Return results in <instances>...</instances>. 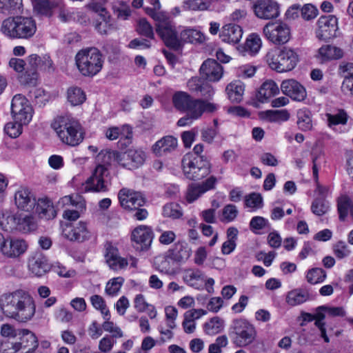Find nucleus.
<instances>
[{
  "instance_id": "1",
  "label": "nucleus",
  "mask_w": 353,
  "mask_h": 353,
  "mask_svg": "<svg viewBox=\"0 0 353 353\" xmlns=\"http://www.w3.org/2000/svg\"><path fill=\"white\" fill-rule=\"evenodd\" d=\"M0 310L8 318L26 323L34 316L36 303L28 291L18 289L0 296Z\"/></svg>"
},
{
  "instance_id": "2",
  "label": "nucleus",
  "mask_w": 353,
  "mask_h": 353,
  "mask_svg": "<svg viewBox=\"0 0 353 353\" xmlns=\"http://www.w3.org/2000/svg\"><path fill=\"white\" fill-rule=\"evenodd\" d=\"M52 128L60 141L67 145L75 147L83 142L84 130L79 121L70 115L58 116L54 119Z\"/></svg>"
},
{
  "instance_id": "3",
  "label": "nucleus",
  "mask_w": 353,
  "mask_h": 353,
  "mask_svg": "<svg viewBox=\"0 0 353 353\" xmlns=\"http://www.w3.org/2000/svg\"><path fill=\"white\" fill-rule=\"evenodd\" d=\"M1 30L10 39H29L36 32L37 26L31 17L17 16L3 20Z\"/></svg>"
},
{
  "instance_id": "4",
  "label": "nucleus",
  "mask_w": 353,
  "mask_h": 353,
  "mask_svg": "<svg viewBox=\"0 0 353 353\" xmlns=\"http://www.w3.org/2000/svg\"><path fill=\"white\" fill-rule=\"evenodd\" d=\"M181 163L184 175L191 180H200L210 172V163L203 159V156L187 153L183 156Z\"/></svg>"
},
{
  "instance_id": "5",
  "label": "nucleus",
  "mask_w": 353,
  "mask_h": 353,
  "mask_svg": "<svg viewBox=\"0 0 353 353\" xmlns=\"http://www.w3.org/2000/svg\"><path fill=\"white\" fill-rule=\"evenodd\" d=\"M103 257L105 263L110 270L114 272L124 271L129 265L132 268H137V259L132 256L129 257L122 256L118 248L110 242L105 244Z\"/></svg>"
},
{
  "instance_id": "6",
  "label": "nucleus",
  "mask_w": 353,
  "mask_h": 353,
  "mask_svg": "<svg viewBox=\"0 0 353 353\" xmlns=\"http://www.w3.org/2000/svg\"><path fill=\"white\" fill-rule=\"evenodd\" d=\"M219 108V105L214 102L193 99L185 112L186 114L178 120L177 125L180 127L190 125L199 119L204 112L213 113Z\"/></svg>"
},
{
  "instance_id": "7",
  "label": "nucleus",
  "mask_w": 353,
  "mask_h": 353,
  "mask_svg": "<svg viewBox=\"0 0 353 353\" xmlns=\"http://www.w3.org/2000/svg\"><path fill=\"white\" fill-rule=\"evenodd\" d=\"M233 343L239 347L248 346L253 343L257 336L255 326L245 319H237L233 321Z\"/></svg>"
},
{
  "instance_id": "8",
  "label": "nucleus",
  "mask_w": 353,
  "mask_h": 353,
  "mask_svg": "<svg viewBox=\"0 0 353 353\" xmlns=\"http://www.w3.org/2000/svg\"><path fill=\"white\" fill-rule=\"evenodd\" d=\"M33 108L29 101L21 94L14 96L11 103V114L13 120L28 125L32 119Z\"/></svg>"
},
{
  "instance_id": "9",
  "label": "nucleus",
  "mask_w": 353,
  "mask_h": 353,
  "mask_svg": "<svg viewBox=\"0 0 353 353\" xmlns=\"http://www.w3.org/2000/svg\"><path fill=\"white\" fill-rule=\"evenodd\" d=\"M156 31L157 34L164 41L165 44L172 49H180V41L177 35V32L172 21L168 15L156 24Z\"/></svg>"
},
{
  "instance_id": "10",
  "label": "nucleus",
  "mask_w": 353,
  "mask_h": 353,
  "mask_svg": "<svg viewBox=\"0 0 353 353\" xmlns=\"http://www.w3.org/2000/svg\"><path fill=\"white\" fill-rule=\"evenodd\" d=\"M265 37L275 44H284L290 37L289 26L282 22L268 23L263 28Z\"/></svg>"
},
{
  "instance_id": "11",
  "label": "nucleus",
  "mask_w": 353,
  "mask_h": 353,
  "mask_svg": "<svg viewBox=\"0 0 353 353\" xmlns=\"http://www.w3.org/2000/svg\"><path fill=\"white\" fill-rule=\"evenodd\" d=\"M153 232L150 227L140 225L134 228L130 234L132 246L139 251L148 250L152 242Z\"/></svg>"
},
{
  "instance_id": "12",
  "label": "nucleus",
  "mask_w": 353,
  "mask_h": 353,
  "mask_svg": "<svg viewBox=\"0 0 353 353\" xmlns=\"http://www.w3.org/2000/svg\"><path fill=\"white\" fill-rule=\"evenodd\" d=\"M28 248V242L21 238L4 237V243H2L0 253L8 259H18L24 254Z\"/></svg>"
},
{
  "instance_id": "13",
  "label": "nucleus",
  "mask_w": 353,
  "mask_h": 353,
  "mask_svg": "<svg viewBox=\"0 0 353 353\" xmlns=\"http://www.w3.org/2000/svg\"><path fill=\"white\" fill-rule=\"evenodd\" d=\"M316 37L323 41H328L336 37L338 30V19L334 15L321 16L316 22Z\"/></svg>"
},
{
  "instance_id": "14",
  "label": "nucleus",
  "mask_w": 353,
  "mask_h": 353,
  "mask_svg": "<svg viewBox=\"0 0 353 353\" xmlns=\"http://www.w3.org/2000/svg\"><path fill=\"white\" fill-rule=\"evenodd\" d=\"M252 10L259 19L263 20L274 19L280 14L279 5L274 0H256Z\"/></svg>"
},
{
  "instance_id": "15",
  "label": "nucleus",
  "mask_w": 353,
  "mask_h": 353,
  "mask_svg": "<svg viewBox=\"0 0 353 353\" xmlns=\"http://www.w3.org/2000/svg\"><path fill=\"white\" fill-rule=\"evenodd\" d=\"M62 234L68 240L77 242H83L91 236L87 223L81 221L74 224H65L63 227Z\"/></svg>"
},
{
  "instance_id": "16",
  "label": "nucleus",
  "mask_w": 353,
  "mask_h": 353,
  "mask_svg": "<svg viewBox=\"0 0 353 353\" xmlns=\"http://www.w3.org/2000/svg\"><path fill=\"white\" fill-rule=\"evenodd\" d=\"M118 199L121 206L128 211L135 210L145 203V198L141 192L128 188L120 190Z\"/></svg>"
},
{
  "instance_id": "17",
  "label": "nucleus",
  "mask_w": 353,
  "mask_h": 353,
  "mask_svg": "<svg viewBox=\"0 0 353 353\" xmlns=\"http://www.w3.org/2000/svg\"><path fill=\"white\" fill-rule=\"evenodd\" d=\"M75 62L77 66H102L103 58L97 48H86L77 52Z\"/></svg>"
},
{
  "instance_id": "18",
  "label": "nucleus",
  "mask_w": 353,
  "mask_h": 353,
  "mask_svg": "<svg viewBox=\"0 0 353 353\" xmlns=\"http://www.w3.org/2000/svg\"><path fill=\"white\" fill-rule=\"evenodd\" d=\"M146 159V153L140 148H132L119 156V164L129 170L139 168Z\"/></svg>"
},
{
  "instance_id": "19",
  "label": "nucleus",
  "mask_w": 353,
  "mask_h": 353,
  "mask_svg": "<svg viewBox=\"0 0 353 353\" xmlns=\"http://www.w3.org/2000/svg\"><path fill=\"white\" fill-rule=\"evenodd\" d=\"M108 168L104 165L98 164L92 175L87 179L85 184V191L103 192L106 190L105 177L108 176Z\"/></svg>"
},
{
  "instance_id": "20",
  "label": "nucleus",
  "mask_w": 353,
  "mask_h": 353,
  "mask_svg": "<svg viewBox=\"0 0 353 353\" xmlns=\"http://www.w3.org/2000/svg\"><path fill=\"white\" fill-rule=\"evenodd\" d=\"M14 205L19 210L31 212L35 207L36 199L31 191L26 187L19 188L14 194Z\"/></svg>"
},
{
  "instance_id": "21",
  "label": "nucleus",
  "mask_w": 353,
  "mask_h": 353,
  "mask_svg": "<svg viewBox=\"0 0 353 353\" xmlns=\"http://www.w3.org/2000/svg\"><path fill=\"white\" fill-rule=\"evenodd\" d=\"M216 183V177L212 176L202 183L190 185L185 194L187 202L189 203H193L207 191L213 189Z\"/></svg>"
},
{
  "instance_id": "22",
  "label": "nucleus",
  "mask_w": 353,
  "mask_h": 353,
  "mask_svg": "<svg viewBox=\"0 0 353 353\" xmlns=\"http://www.w3.org/2000/svg\"><path fill=\"white\" fill-rule=\"evenodd\" d=\"M283 93L293 101H303L307 97L305 88L298 81L294 79L283 81L281 85Z\"/></svg>"
},
{
  "instance_id": "23",
  "label": "nucleus",
  "mask_w": 353,
  "mask_h": 353,
  "mask_svg": "<svg viewBox=\"0 0 353 353\" xmlns=\"http://www.w3.org/2000/svg\"><path fill=\"white\" fill-rule=\"evenodd\" d=\"M18 341H15L19 348L23 353H31L38 347L39 343L36 335L29 330L20 329Z\"/></svg>"
},
{
  "instance_id": "24",
  "label": "nucleus",
  "mask_w": 353,
  "mask_h": 353,
  "mask_svg": "<svg viewBox=\"0 0 353 353\" xmlns=\"http://www.w3.org/2000/svg\"><path fill=\"white\" fill-rule=\"evenodd\" d=\"M35 213L37 216L45 220H51L57 215V210L52 200L47 197L39 199L36 201Z\"/></svg>"
},
{
  "instance_id": "25",
  "label": "nucleus",
  "mask_w": 353,
  "mask_h": 353,
  "mask_svg": "<svg viewBox=\"0 0 353 353\" xmlns=\"http://www.w3.org/2000/svg\"><path fill=\"white\" fill-rule=\"evenodd\" d=\"M28 270L36 276H41L50 270L47 258L41 253H36L28 261Z\"/></svg>"
},
{
  "instance_id": "26",
  "label": "nucleus",
  "mask_w": 353,
  "mask_h": 353,
  "mask_svg": "<svg viewBox=\"0 0 353 353\" xmlns=\"http://www.w3.org/2000/svg\"><path fill=\"white\" fill-rule=\"evenodd\" d=\"M178 145L177 139L172 136H165L155 142L152 147L153 153L159 157L174 151Z\"/></svg>"
},
{
  "instance_id": "27",
  "label": "nucleus",
  "mask_w": 353,
  "mask_h": 353,
  "mask_svg": "<svg viewBox=\"0 0 353 353\" xmlns=\"http://www.w3.org/2000/svg\"><path fill=\"white\" fill-rule=\"evenodd\" d=\"M242 35L243 30L239 25L229 23L222 28L219 37L225 43L235 44L239 42Z\"/></svg>"
},
{
  "instance_id": "28",
  "label": "nucleus",
  "mask_w": 353,
  "mask_h": 353,
  "mask_svg": "<svg viewBox=\"0 0 353 353\" xmlns=\"http://www.w3.org/2000/svg\"><path fill=\"white\" fill-rule=\"evenodd\" d=\"M154 263L159 272L166 274L175 273L179 264L168 251L163 256L157 257Z\"/></svg>"
},
{
  "instance_id": "29",
  "label": "nucleus",
  "mask_w": 353,
  "mask_h": 353,
  "mask_svg": "<svg viewBox=\"0 0 353 353\" xmlns=\"http://www.w3.org/2000/svg\"><path fill=\"white\" fill-rule=\"evenodd\" d=\"M17 78L20 83L35 85L38 80L36 68H14Z\"/></svg>"
},
{
  "instance_id": "30",
  "label": "nucleus",
  "mask_w": 353,
  "mask_h": 353,
  "mask_svg": "<svg viewBox=\"0 0 353 353\" xmlns=\"http://www.w3.org/2000/svg\"><path fill=\"white\" fill-rule=\"evenodd\" d=\"M183 281L188 285L201 290L203 282V273L198 269H187L183 272Z\"/></svg>"
},
{
  "instance_id": "31",
  "label": "nucleus",
  "mask_w": 353,
  "mask_h": 353,
  "mask_svg": "<svg viewBox=\"0 0 353 353\" xmlns=\"http://www.w3.org/2000/svg\"><path fill=\"white\" fill-rule=\"evenodd\" d=\"M104 134L110 141L116 140L119 137L129 140L132 137V130L128 125H123L121 127L112 126L104 130Z\"/></svg>"
},
{
  "instance_id": "32",
  "label": "nucleus",
  "mask_w": 353,
  "mask_h": 353,
  "mask_svg": "<svg viewBox=\"0 0 353 353\" xmlns=\"http://www.w3.org/2000/svg\"><path fill=\"white\" fill-rule=\"evenodd\" d=\"M206 314V311L203 309H194L187 311L184 314L183 322L184 331L188 334L194 332L196 329L195 320L199 319Z\"/></svg>"
},
{
  "instance_id": "33",
  "label": "nucleus",
  "mask_w": 353,
  "mask_h": 353,
  "mask_svg": "<svg viewBox=\"0 0 353 353\" xmlns=\"http://www.w3.org/2000/svg\"><path fill=\"white\" fill-rule=\"evenodd\" d=\"M19 213H14L10 210H2L0 212V227L7 232L16 230Z\"/></svg>"
},
{
  "instance_id": "34",
  "label": "nucleus",
  "mask_w": 353,
  "mask_h": 353,
  "mask_svg": "<svg viewBox=\"0 0 353 353\" xmlns=\"http://www.w3.org/2000/svg\"><path fill=\"white\" fill-rule=\"evenodd\" d=\"M37 223L32 214H23L19 213L17 227L16 230L22 233H30L36 230Z\"/></svg>"
},
{
  "instance_id": "35",
  "label": "nucleus",
  "mask_w": 353,
  "mask_h": 353,
  "mask_svg": "<svg viewBox=\"0 0 353 353\" xmlns=\"http://www.w3.org/2000/svg\"><path fill=\"white\" fill-rule=\"evenodd\" d=\"M285 48H275L270 50L265 57V62L269 66H281L285 64Z\"/></svg>"
},
{
  "instance_id": "36",
  "label": "nucleus",
  "mask_w": 353,
  "mask_h": 353,
  "mask_svg": "<svg viewBox=\"0 0 353 353\" xmlns=\"http://www.w3.org/2000/svg\"><path fill=\"white\" fill-rule=\"evenodd\" d=\"M262 46V41L259 34L252 33L247 38L243 46H239L241 52L254 55L259 52Z\"/></svg>"
},
{
  "instance_id": "37",
  "label": "nucleus",
  "mask_w": 353,
  "mask_h": 353,
  "mask_svg": "<svg viewBox=\"0 0 353 353\" xmlns=\"http://www.w3.org/2000/svg\"><path fill=\"white\" fill-rule=\"evenodd\" d=\"M260 118L269 122H283L290 119V113L285 109L268 110L259 113Z\"/></svg>"
},
{
  "instance_id": "38",
  "label": "nucleus",
  "mask_w": 353,
  "mask_h": 353,
  "mask_svg": "<svg viewBox=\"0 0 353 353\" xmlns=\"http://www.w3.org/2000/svg\"><path fill=\"white\" fill-rule=\"evenodd\" d=\"M180 47L183 43H203L205 41V35L194 29H185L180 33Z\"/></svg>"
},
{
  "instance_id": "39",
  "label": "nucleus",
  "mask_w": 353,
  "mask_h": 353,
  "mask_svg": "<svg viewBox=\"0 0 353 353\" xmlns=\"http://www.w3.org/2000/svg\"><path fill=\"white\" fill-rule=\"evenodd\" d=\"M279 93V88L276 83L272 80H269L265 81L261 86L258 93V98L260 101L263 103Z\"/></svg>"
},
{
  "instance_id": "40",
  "label": "nucleus",
  "mask_w": 353,
  "mask_h": 353,
  "mask_svg": "<svg viewBox=\"0 0 353 353\" xmlns=\"http://www.w3.org/2000/svg\"><path fill=\"white\" fill-rule=\"evenodd\" d=\"M226 93L232 102L239 103L243 99L245 86L240 81H234L226 87Z\"/></svg>"
},
{
  "instance_id": "41",
  "label": "nucleus",
  "mask_w": 353,
  "mask_h": 353,
  "mask_svg": "<svg viewBox=\"0 0 353 353\" xmlns=\"http://www.w3.org/2000/svg\"><path fill=\"white\" fill-rule=\"evenodd\" d=\"M98 14L99 19L95 23V28L101 34H107L112 28L111 16L106 8L104 12H94Z\"/></svg>"
},
{
  "instance_id": "42",
  "label": "nucleus",
  "mask_w": 353,
  "mask_h": 353,
  "mask_svg": "<svg viewBox=\"0 0 353 353\" xmlns=\"http://www.w3.org/2000/svg\"><path fill=\"white\" fill-rule=\"evenodd\" d=\"M310 298L309 293L302 289H294L288 292L285 301L290 306H296L306 302Z\"/></svg>"
},
{
  "instance_id": "43",
  "label": "nucleus",
  "mask_w": 353,
  "mask_h": 353,
  "mask_svg": "<svg viewBox=\"0 0 353 353\" xmlns=\"http://www.w3.org/2000/svg\"><path fill=\"white\" fill-rule=\"evenodd\" d=\"M178 263L185 261L190 256V250L184 241H179L174 244L173 248L168 250Z\"/></svg>"
},
{
  "instance_id": "44",
  "label": "nucleus",
  "mask_w": 353,
  "mask_h": 353,
  "mask_svg": "<svg viewBox=\"0 0 353 353\" xmlns=\"http://www.w3.org/2000/svg\"><path fill=\"white\" fill-rule=\"evenodd\" d=\"M325 117L328 127L332 129H334L335 126L338 125H345L348 119L346 112L341 109L326 113Z\"/></svg>"
},
{
  "instance_id": "45",
  "label": "nucleus",
  "mask_w": 353,
  "mask_h": 353,
  "mask_svg": "<svg viewBox=\"0 0 353 353\" xmlns=\"http://www.w3.org/2000/svg\"><path fill=\"white\" fill-rule=\"evenodd\" d=\"M57 205L62 208L73 206L77 209L84 210L85 208V200L79 194L64 196L59 200Z\"/></svg>"
},
{
  "instance_id": "46",
  "label": "nucleus",
  "mask_w": 353,
  "mask_h": 353,
  "mask_svg": "<svg viewBox=\"0 0 353 353\" xmlns=\"http://www.w3.org/2000/svg\"><path fill=\"white\" fill-rule=\"evenodd\" d=\"M299 10H301L302 17L307 21L314 19L318 15L319 12L316 7L312 4H305L302 8H301V6L299 4H294L288 10V14L289 15L292 11H295L294 13L296 14V11ZM292 14H294V12Z\"/></svg>"
},
{
  "instance_id": "47",
  "label": "nucleus",
  "mask_w": 353,
  "mask_h": 353,
  "mask_svg": "<svg viewBox=\"0 0 353 353\" xmlns=\"http://www.w3.org/2000/svg\"><path fill=\"white\" fill-rule=\"evenodd\" d=\"M319 53L324 60L339 59L343 57V50L332 45L323 46Z\"/></svg>"
},
{
  "instance_id": "48",
  "label": "nucleus",
  "mask_w": 353,
  "mask_h": 353,
  "mask_svg": "<svg viewBox=\"0 0 353 353\" xmlns=\"http://www.w3.org/2000/svg\"><path fill=\"white\" fill-rule=\"evenodd\" d=\"M67 99L72 105H79L85 101L86 95L81 88L72 86L67 90Z\"/></svg>"
},
{
  "instance_id": "49",
  "label": "nucleus",
  "mask_w": 353,
  "mask_h": 353,
  "mask_svg": "<svg viewBox=\"0 0 353 353\" xmlns=\"http://www.w3.org/2000/svg\"><path fill=\"white\" fill-rule=\"evenodd\" d=\"M193 98L184 92H176L172 96V103L178 110L185 112Z\"/></svg>"
},
{
  "instance_id": "50",
  "label": "nucleus",
  "mask_w": 353,
  "mask_h": 353,
  "mask_svg": "<svg viewBox=\"0 0 353 353\" xmlns=\"http://www.w3.org/2000/svg\"><path fill=\"white\" fill-rule=\"evenodd\" d=\"M223 329L224 321L218 316L212 318L204 324V332L210 336L217 334Z\"/></svg>"
},
{
  "instance_id": "51",
  "label": "nucleus",
  "mask_w": 353,
  "mask_h": 353,
  "mask_svg": "<svg viewBox=\"0 0 353 353\" xmlns=\"http://www.w3.org/2000/svg\"><path fill=\"white\" fill-rule=\"evenodd\" d=\"M22 0H0V11L5 14H17L22 8Z\"/></svg>"
},
{
  "instance_id": "52",
  "label": "nucleus",
  "mask_w": 353,
  "mask_h": 353,
  "mask_svg": "<svg viewBox=\"0 0 353 353\" xmlns=\"http://www.w3.org/2000/svg\"><path fill=\"white\" fill-rule=\"evenodd\" d=\"M326 272L320 268H313L306 272L307 281L312 285L323 283L326 279Z\"/></svg>"
},
{
  "instance_id": "53",
  "label": "nucleus",
  "mask_w": 353,
  "mask_h": 353,
  "mask_svg": "<svg viewBox=\"0 0 353 353\" xmlns=\"http://www.w3.org/2000/svg\"><path fill=\"white\" fill-rule=\"evenodd\" d=\"M223 74V68H200V75L209 81H219Z\"/></svg>"
},
{
  "instance_id": "54",
  "label": "nucleus",
  "mask_w": 353,
  "mask_h": 353,
  "mask_svg": "<svg viewBox=\"0 0 353 353\" xmlns=\"http://www.w3.org/2000/svg\"><path fill=\"white\" fill-rule=\"evenodd\" d=\"M119 156L121 153L111 150H101L97 156L96 160L98 164L104 165L107 167L112 161H115L119 163Z\"/></svg>"
},
{
  "instance_id": "55",
  "label": "nucleus",
  "mask_w": 353,
  "mask_h": 353,
  "mask_svg": "<svg viewBox=\"0 0 353 353\" xmlns=\"http://www.w3.org/2000/svg\"><path fill=\"white\" fill-rule=\"evenodd\" d=\"M297 124L302 130H310L312 128L310 112L305 109H301L297 112Z\"/></svg>"
},
{
  "instance_id": "56",
  "label": "nucleus",
  "mask_w": 353,
  "mask_h": 353,
  "mask_svg": "<svg viewBox=\"0 0 353 353\" xmlns=\"http://www.w3.org/2000/svg\"><path fill=\"white\" fill-rule=\"evenodd\" d=\"M353 207L350 198L347 195H341L337 200V208L339 214V219L344 220L350 211L351 208Z\"/></svg>"
},
{
  "instance_id": "57",
  "label": "nucleus",
  "mask_w": 353,
  "mask_h": 353,
  "mask_svg": "<svg viewBox=\"0 0 353 353\" xmlns=\"http://www.w3.org/2000/svg\"><path fill=\"white\" fill-rule=\"evenodd\" d=\"M26 125V124L21 123L14 120L10 121L5 125L4 132L5 133L12 139L19 137L23 132V127Z\"/></svg>"
},
{
  "instance_id": "58",
  "label": "nucleus",
  "mask_w": 353,
  "mask_h": 353,
  "mask_svg": "<svg viewBox=\"0 0 353 353\" xmlns=\"http://www.w3.org/2000/svg\"><path fill=\"white\" fill-rule=\"evenodd\" d=\"M325 316L317 307L314 312V325L319 329L321 336L323 339L325 343L330 342V339L326 334L325 323L323 321Z\"/></svg>"
},
{
  "instance_id": "59",
  "label": "nucleus",
  "mask_w": 353,
  "mask_h": 353,
  "mask_svg": "<svg viewBox=\"0 0 353 353\" xmlns=\"http://www.w3.org/2000/svg\"><path fill=\"white\" fill-rule=\"evenodd\" d=\"M28 63L30 66H52L53 62L47 54L42 56L33 54L28 57Z\"/></svg>"
},
{
  "instance_id": "60",
  "label": "nucleus",
  "mask_w": 353,
  "mask_h": 353,
  "mask_svg": "<svg viewBox=\"0 0 353 353\" xmlns=\"http://www.w3.org/2000/svg\"><path fill=\"white\" fill-rule=\"evenodd\" d=\"M123 283L124 279L122 276H117L111 279L105 285L106 294L112 296L117 295L120 291Z\"/></svg>"
},
{
  "instance_id": "61",
  "label": "nucleus",
  "mask_w": 353,
  "mask_h": 353,
  "mask_svg": "<svg viewBox=\"0 0 353 353\" xmlns=\"http://www.w3.org/2000/svg\"><path fill=\"white\" fill-rule=\"evenodd\" d=\"M245 205L252 211H256L263 207V198L259 193H251L245 196Z\"/></svg>"
},
{
  "instance_id": "62",
  "label": "nucleus",
  "mask_w": 353,
  "mask_h": 353,
  "mask_svg": "<svg viewBox=\"0 0 353 353\" xmlns=\"http://www.w3.org/2000/svg\"><path fill=\"white\" fill-rule=\"evenodd\" d=\"M90 301L92 306L95 309L100 310L101 314L103 316V318L105 319H110V312L106 306V304L103 297H101L99 295L95 294L90 297Z\"/></svg>"
},
{
  "instance_id": "63",
  "label": "nucleus",
  "mask_w": 353,
  "mask_h": 353,
  "mask_svg": "<svg viewBox=\"0 0 353 353\" xmlns=\"http://www.w3.org/2000/svg\"><path fill=\"white\" fill-rule=\"evenodd\" d=\"M320 311L326 317H343L345 316L346 311L343 307H334L330 305H321L318 307Z\"/></svg>"
},
{
  "instance_id": "64",
  "label": "nucleus",
  "mask_w": 353,
  "mask_h": 353,
  "mask_svg": "<svg viewBox=\"0 0 353 353\" xmlns=\"http://www.w3.org/2000/svg\"><path fill=\"white\" fill-rule=\"evenodd\" d=\"M228 345V339L225 335L218 336L208 347V353H222L223 348Z\"/></svg>"
}]
</instances>
